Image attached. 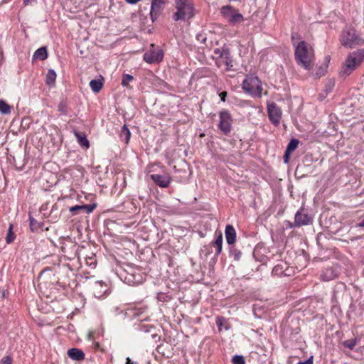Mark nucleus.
I'll return each mask as SVG.
<instances>
[{
	"label": "nucleus",
	"mask_w": 364,
	"mask_h": 364,
	"mask_svg": "<svg viewBox=\"0 0 364 364\" xmlns=\"http://www.w3.org/2000/svg\"><path fill=\"white\" fill-rule=\"evenodd\" d=\"M295 60L297 64L306 70H310L314 67V53L312 48H308L304 41H300L295 48Z\"/></svg>",
	"instance_id": "1"
},
{
	"label": "nucleus",
	"mask_w": 364,
	"mask_h": 364,
	"mask_svg": "<svg viewBox=\"0 0 364 364\" xmlns=\"http://www.w3.org/2000/svg\"><path fill=\"white\" fill-rule=\"evenodd\" d=\"M364 60V50H358L350 53L340 72L341 76L349 75Z\"/></svg>",
	"instance_id": "2"
},
{
	"label": "nucleus",
	"mask_w": 364,
	"mask_h": 364,
	"mask_svg": "<svg viewBox=\"0 0 364 364\" xmlns=\"http://www.w3.org/2000/svg\"><path fill=\"white\" fill-rule=\"evenodd\" d=\"M360 39L358 38L354 28L346 26L341 33L340 42L341 45L348 48H353L360 45Z\"/></svg>",
	"instance_id": "3"
},
{
	"label": "nucleus",
	"mask_w": 364,
	"mask_h": 364,
	"mask_svg": "<svg viewBox=\"0 0 364 364\" xmlns=\"http://www.w3.org/2000/svg\"><path fill=\"white\" fill-rule=\"evenodd\" d=\"M176 8L177 11L173 16L174 21L189 19L193 16V7L188 0H176Z\"/></svg>",
	"instance_id": "4"
},
{
	"label": "nucleus",
	"mask_w": 364,
	"mask_h": 364,
	"mask_svg": "<svg viewBox=\"0 0 364 364\" xmlns=\"http://www.w3.org/2000/svg\"><path fill=\"white\" fill-rule=\"evenodd\" d=\"M243 89L252 95L261 97L262 95V82L259 79L254 75L247 76L243 81Z\"/></svg>",
	"instance_id": "5"
},
{
	"label": "nucleus",
	"mask_w": 364,
	"mask_h": 364,
	"mask_svg": "<svg viewBox=\"0 0 364 364\" xmlns=\"http://www.w3.org/2000/svg\"><path fill=\"white\" fill-rule=\"evenodd\" d=\"M267 113L270 122L277 127L282 118V110L280 107L275 103L271 102L267 105Z\"/></svg>",
	"instance_id": "6"
},
{
	"label": "nucleus",
	"mask_w": 364,
	"mask_h": 364,
	"mask_svg": "<svg viewBox=\"0 0 364 364\" xmlns=\"http://www.w3.org/2000/svg\"><path fill=\"white\" fill-rule=\"evenodd\" d=\"M232 118L231 115L227 110H223L220 112V122L218 127L221 132L225 134L228 135L232 128Z\"/></svg>",
	"instance_id": "7"
},
{
	"label": "nucleus",
	"mask_w": 364,
	"mask_h": 364,
	"mask_svg": "<svg viewBox=\"0 0 364 364\" xmlns=\"http://www.w3.org/2000/svg\"><path fill=\"white\" fill-rule=\"evenodd\" d=\"M312 223L313 218L306 213L304 208H301L296 213L294 217V225H296V228L309 225L312 224Z\"/></svg>",
	"instance_id": "8"
},
{
	"label": "nucleus",
	"mask_w": 364,
	"mask_h": 364,
	"mask_svg": "<svg viewBox=\"0 0 364 364\" xmlns=\"http://www.w3.org/2000/svg\"><path fill=\"white\" fill-rule=\"evenodd\" d=\"M164 53L161 49H151L144 55V60L148 63H154L163 60Z\"/></svg>",
	"instance_id": "9"
},
{
	"label": "nucleus",
	"mask_w": 364,
	"mask_h": 364,
	"mask_svg": "<svg viewBox=\"0 0 364 364\" xmlns=\"http://www.w3.org/2000/svg\"><path fill=\"white\" fill-rule=\"evenodd\" d=\"M150 178L156 184L161 188H167L171 181V176L168 174H151Z\"/></svg>",
	"instance_id": "10"
},
{
	"label": "nucleus",
	"mask_w": 364,
	"mask_h": 364,
	"mask_svg": "<svg viewBox=\"0 0 364 364\" xmlns=\"http://www.w3.org/2000/svg\"><path fill=\"white\" fill-rule=\"evenodd\" d=\"M97 205L95 203L82 205H77L71 207L70 208V211L73 213V215H76L79 210H83L87 213H90L95 209Z\"/></svg>",
	"instance_id": "11"
},
{
	"label": "nucleus",
	"mask_w": 364,
	"mask_h": 364,
	"mask_svg": "<svg viewBox=\"0 0 364 364\" xmlns=\"http://www.w3.org/2000/svg\"><path fill=\"white\" fill-rule=\"evenodd\" d=\"M225 237L228 244L232 245L236 241V232L235 228L231 225H227L225 227Z\"/></svg>",
	"instance_id": "12"
},
{
	"label": "nucleus",
	"mask_w": 364,
	"mask_h": 364,
	"mask_svg": "<svg viewBox=\"0 0 364 364\" xmlns=\"http://www.w3.org/2000/svg\"><path fill=\"white\" fill-rule=\"evenodd\" d=\"M68 355L70 358L77 361H81L85 359L84 352L78 348H71L68 350Z\"/></svg>",
	"instance_id": "13"
},
{
	"label": "nucleus",
	"mask_w": 364,
	"mask_h": 364,
	"mask_svg": "<svg viewBox=\"0 0 364 364\" xmlns=\"http://www.w3.org/2000/svg\"><path fill=\"white\" fill-rule=\"evenodd\" d=\"M74 134L77 138V142L80 144L82 147H85L86 149L89 148L90 142L87 140L85 133L74 131Z\"/></svg>",
	"instance_id": "14"
},
{
	"label": "nucleus",
	"mask_w": 364,
	"mask_h": 364,
	"mask_svg": "<svg viewBox=\"0 0 364 364\" xmlns=\"http://www.w3.org/2000/svg\"><path fill=\"white\" fill-rule=\"evenodd\" d=\"M211 244L216 247L215 255H219L222 252L223 247V235L221 232H219L215 240L213 241Z\"/></svg>",
	"instance_id": "15"
},
{
	"label": "nucleus",
	"mask_w": 364,
	"mask_h": 364,
	"mask_svg": "<svg viewBox=\"0 0 364 364\" xmlns=\"http://www.w3.org/2000/svg\"><path fill=\"white\" fill-rule=\"evenodd\" d=\"M336 274L332 268L326 269L321 275V278L323 281L328 282L333 279Z\"/></svg>",
	"instance_id": "16"
},
{
	"label": "nucleus",
	"mask_w": 364,
	"mask_h": 364,
	"mask_svg": "<svg viewBox=\"0 0 364 364\" xmlns=\"http://www.w3.org/2000/svg\"><path fill=\"white\" fill-rule=\"evenodd\" d=\"M48 57L47 50L45 47H41L36 50L33 55V59L44 60Z\"/></svg>",
	"instance_id": "17"
},
{
	"label": "nucleus",
	"mask_w": 364,
	"mask_h": 364,
	"mask_svg": "<svg viewBox=\"0 0 364 364\" xmlns=\"http://www.w3.org/2000/svg\"><path fill=\"white\" fill-rule=\"evenodd\" d=\"M90 86L94 92H99L103 86V78L101 80H92L90 82Z\"/></svg>",
	"instance_id": "18"
},
{
	"label": "nucleus",
	"mask_w": 364,
	"mask_h": 364,
	"mask_svg": "<svg viewBox=\"0 0 364 364\" xmlns=\"http://www.w3.org/2000/svg\"><path fill=\"white\" fill-rule=\"evenodd\" d=\"M244 21L243 16L241 14H239L236 10L235 13L231 15L230 18H228V22L231 24H236L241 23Z\"/></svg>",
	"instance_id": "19"
},
{
	"label": "nucleus",
	"mask_w": 364,
	"mask_h": 364,
	"mask_svg": "<svg viewBox=\"0 0 364 364\" xmlns=\"http://www.w3.org/2000/svg\"><path fill=\"white\" fill-rule=\"evenodd\" d=\"M235 11V9L229 5L224 6L221 8V14L227 21H228V18H230L231 15H232Z\"/></svg>",
	"instance_id": "20"
},
{
	"label": "nucleus",
	"mask_w": 364,
	"mask_h": 364,
	"mask_svg": "<svg viewBox=\"0 0 364 364\" xmlns=\"http://www.w3.org/2000/svg\"><path fill=\"white\" fill-rule=\"evenodd\" d=\"M131 133L126 124H124L121 129L120 138L126 144H127L130 139Z\"/></svg>",
	"instance_id": "21"
},
{
	"label": "nucleus",
	"mask_w": 364,
	"mask_h": 364,
	"mask_svg": "<svg viewBox=\"0 0 364 364\" xmlns=\"http://www.w3.org/2000/svg\"><path fill=\"white\" fill-rule=\"evenodd\" d=\"M55 79H56L55 72L52 69L48 70V71L46 74V83L49 86L53 85L55 83Z\"/></svg>",
	"instance_id": "22"
},
{
	"label": "nucleus",
	"mask_w": 364,
	"mask_h": 364,
	"mask_svg": "<svg viewBox=\"0 0 364 364\" xmlns=\"http://www.w3.org/2000/svg\"><path fill=\"white\" fill-rule=\"evenodd\" d=\"M30 220V228L32 232L38 230L39 228H42L43 223H39L33 218L29 217Z\"/></svg>",
	"instance_id": "23"
},
{
	"label": "nucleus",
	"mask_w": 364,
	"mask_h": 364,
	"mask_svg": "<svg viewBox=\"0 0 364 364\" xmlns=\"http://www.w3.org/2000/svg\"><path fill=\"white\" fill-rule=\"evenodd\" d=\"M11 106L5 101L0 100V112L4 114H8L11 112Z\"/></svg>",
	"instance_id": "24"
},
{
	"label": "nucleus",
	"mask_w": 364,
	"mask_h": 364,
	"mask_svg": "<svg viewBox=\"0 0 364 364\" xmlns=\"http://www.w3.org/2000/svg\"><path fill=\"white\" fill-rule=\"evenodd\" d=\"M13 228H14L13 225L10 224L9 229H8V232H7V235L6 237V242L8 244L13 242L16 237V235H15L14 232H13Z\"/></svg>",
	"instance_id": "25"
},
{
	"label": "nucleus",
	"mask_w": 364,
	"mask_h": 364,
	"mask_svg": "<svg viewBox=\"0 0 364 364\" xmlns=\"http://www.w3.org/2000/svg\"><path fill=\"white\" fill-rule=\"evenodd\" d=\"M299 143V141L296 139H291L286 150H287L288 152L294 151L297 148Z\"/></svg>",
	"instance_id": "26"
},
{
	"label": "nucleus",
	"mask_w": 364,
	"mask_h": 364,
	"mask_svg": "<svg viewBox=\"0 0 364 364\" xmlns=\"http://www.w3.org/2000/svg\"><path fill=\"white\" fill-rule=\"evenodd\" d=\"M357 338L346 340L343 341V346L350 350H353L357 344Z\"/></svg>",
	"instance_id": "27"
},
{
	"label": "nucleus",
	"mask_w": 364,
	"mask_h": 364,
	"mask_svg": "<svg viewBox=\"0 0 364 364\" xmlns=\"http://www.w3.org/2000/svg\"><path fill=\"white\" fill-rule=\"evenodd\" d=\"M161 11V9H159L158 7H151V6L150 15H151V18L153 22H154L157 19V18L159 17V16L160 14Z\"/></svg>",
	"instance_id": "28"
},
{
	"label": "nucleus",
	"mask_w": 364,
	"mask_h": 364,
	"mask_svg": "<svg viewBox=\"0 0 364 364\" xmlns=\"http://www.w3.org/2000/svg\"><path fill=\"white\" fill-rule=\"evenodd\" d=\"M214 53L218 55L221 58H225V59H228V55H230V52L228 49L223 48L220 50L219 48H217L214 50Z\"/></svg>",
	"instance_id": "29"
},
{
	"label": "nucleus",
	"mask_w": 364,
	"mask_h": 364,
	"mask_svg": "<svg viewBox=\"0 0 364 364\" xmlns=\"http://www.w3.org/2000/svg\"><path fill=\"white\" fill-rule=\"evenodd\" d=\"M134 79L133 76L129 74H124L122 80V85L128 87L129 83Z\"/></svg>",
	"instance_id": "30"
},
{
	"label": "nucleus",
	"mask_w": 364,
	"mask_h": 364,
	"mask_svg": "<svg viewBox=\"0 0 364 364\" xmlns=\"http://www.w3.org/2000/svg\"><path fill=\"white\" fill-rule=\"evenodd\" d=\"M284 267L282 264H277L272 269V274L277 276H281L283 273Z\"/></svg>",
	"instance_id": "31"
},
{
	"label": "nucleus",
	"mask_w": 364,
	"mask_h": 364,
	"mask_svg": "<svg viewBox=\"0 0 364 364\" xmlns=\"http://www.w3.org/2000/svg\"><path fill=\"white\" fill-rule=\"evenodd\" d=\"M67 107H68L67 102L64 100H62L58 106V109L62 114H67Z\"/></svg>",
	"instance_id": "32"
},
{
	"label": "nucleus",
	"mask_w": 364,
	"mask_h": 364,
	"mask_svg": "<svg viewBox=\"0 0 364 364\" xmlns=\"http://www.w3.org/2000/svg\"><path fill=\"white\" fill-rule=\"evenodd\" d=\"M233 364H245V358L242 355H235L232 358Z\"/></svg>",
	"instance_id": "33"
},
{
	"label": "nucleus",
	"mask_w": 364,
	"mask_h": 364,
	"mask_svg": "<svg viewBox=\"0 0 364 364\" xmlns=\"http://www.w3.org/2000/svg\"><path fill=\"white\" fill-rule=\"evenodd\" d=\"M230 255L233 257L235 260H238L240 258L241 252L236 249H231Z\"/></svg>",
	"instance_id": "34"
},
{
	"label": "nucleus",
	"mask_w": 364,
	"mask_h": 364,
	"mask_svg": "<svg viewBox=\"0 0 364 364\" xmlns=\"http://www.w3.org/2000/svg\"><path fill=\"white\" fill-rule=\"evenodd\" d=\"M165 3L164 0H152L151 7H158L161 9V6Z\"/></svg>",
	"instance_id": "35"
},
{
	"label": "nucleus",
	"mask_w": 364,
	"mask_h": 364,
	"mask_svg": "<svg viewBox=\"0 0 364 364\" xmlns=\"http://www.w3.org/2000/svg\"><path fill=\"white\" fill-rule=\"evenodd\" d=\"M225 65L227 67L228 70H232V61L230 58V55H228V59H225Z\"/></svg>",
	"instance_id": "36"
},
{
	"label": "nucleus",
	"mask_w": 364,
	"mask_h": 364,
	"mask_svg": "<svg viewBox=\"0 0 364 364\" xmlns=\"http://www.w3.org/2000/svg\"><path fill=\"white\" fill-rule=\"evenodd\" d=\"M12 358L10 356H5L2 358L0 364H11Z\"/></svg>",
	"instance_id": "37"
},
{
	"label": "nucleus",
	"mask_w": 364,
	"mask_h": 364,
	"mask_svg": "<svg viewBox=\"0 0 364 364\" xmlns=\"http://www.w3.org/2000/svg\"><path fill=\"white\" fill-rule=\"evenodd\" d=\"M291 152H288L287 150L285 151L284 155V162L285 164H288L289 161V157Z\"/></svg>",
	"instance_id": "38"
},
{
	"label": "nucleus",
	"mask_w": 364,
	"mask_h": 364,
	"mask_svg": "<svg viewBox=\"0 0 364 364\" xmlns=\"http://www.w3.org/2000/svg\"><path fill=\"white\" fill-rule=\"evenodd\" d=\"M297 364H313V356H311L309 359L305 361H301Z\"/></svg>",
	"instance_id": "39"
},
{
	"label": "nucleus",
	"mask_w": 364,
	"mask_h": 364,
	"mask_svg": "<svg viewBox=\"0 0 364 364\" xmlns=\"http://www.w3.org/2000/svg\"><path fill=\"white\" fill-rule=\"evenodd\" d=\"M220 99L223 102L225 101V98L227 97V92H222L220 93Z\"/></svg>",
	"instance_id": "40"
},
{
	"label": "nucleus",
	"mask_w": 364,
	"mask_h": 364,
	"mask_svg": "<svg viewBox=\"0 0 364 364\" xmlns=\"http://www.w3.org/2000/svg\"><path fill=\"white\" fill-rule=\"evenodd\" d=\"M356 227L364 228V218L361 222L356 225Z\"/></svg>",
	"instance_id": "41"
},
{
	"label": "nucleus",
	"mask_w": 364,
	"mask_h": 364,
	"mask_svg": "<svg viewBox=\"0 0 364 364\" xmlns=\"http://www.w3.org/2000/svg\"><path fill=\"white\" fill-rule=\"evenodd\" d=\"M325 74V70H321V71H319L318 73H316V75H318L319 77L321 76V75H323Z\"/></svg>",
	"instance_id": "42"
},
{
	"label": "nucleus",
	"mask_w": 364,
	"mask_h": 364,
	"mask_svg": "<svg viewBox=\"0 0 364 364\" xmlns=\"http://www.w3.org/2000/svg\"><path fill=\"white\" fill-rule=\"evenodd\" d=\"M289 227L291 228H296V225H294V223L289 222Z\"/></svg>",
	"instance_id": "43"
},
{
	"label": "nucleus",
	"mask_w": 364,
	"mask_h": 364,
	"mask_svg": "<svg viewBox=\"0 0 364 364\" xmlns=\"http://www.w3.org/2000/svg\"><path fill=\"white\" fill-rule=\"evenodd\" d=\"M330 59H331V58H330V56H329V55L326 56V58H325V62H326V63H328L330 62Z\"/></svg>",
	"instance_id": "44"
},
{
	"label": "nucleus",
	"mask_w": 364,
	"mask_h": 364,
	"mask_svg": "<svg viewBox=\"0 0 364 364\" xmlns=\"http://www.w3.org/2000/svg\"><path fill=\"white\" fill-rule=\"evenodd\" d=\"M126 364H133L131 359L129 358H127V362Z\"/></svg>",
	"instance_id": "45"
},
{
	"label": "nucleus",
	"mask_w": 364,
	"mask_h": 364,
	"mask_svg": "<svg viewBox=\"0 0 364 364\" xmlns=\"http://www.w3.org/2000/svg\"><path fill=\"white\" fill-rule=\"evenodd\" d=\"M23 2L25 4H28L29 2V0H23Z\"/></svg>",
	"instance_id": "46"
},
{
	"label": "nucleus",
	"mask_w": 364,
	"mask_h": 364,
	"mask_svg": "<svg viewBox=\"0 0 364 364\" xmlns=\"http://www.w3.org/2000/svg\"><path fill=\"white\" fill-rule=\"evenodd\" d=\"M96 285L97 286H102V282H97V283H96Z\"/></svg>",
	"instance_id": "47"
},
{
	"label": "nucleus",
	"mask_w": 364,
	"mask_h": 364,
	"mask_svg": "<svg viewBox=\"0 0 364 364\" xmlns=\"http://www.w3.org/2000/svg\"><path fill=\"white\" fill-rule=\"evenodd\" d=\"M363 274L364 275V268H363Z\"/></svg>",
	"instance_id": "48"
}]
</instances>
